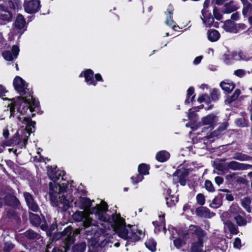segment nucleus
Wrapping results in <instances>:
<instances>
[{
	"label": "nucleus",
	"instance_id": "obj_58",
	"mask_svg": "<svg viewBox=\"0 0 252 252\" xmlns=\"http://www.w3.org/2000/svg\"><path fill=\"white\" fill-rule=\"evenodd\" d=\"M174 9L172 6H169L167 9L166 13L168 15H173L174 14Z\"/></svg>",
	"mask_w": 252,
	"mask_h": 252
},
{
	"label": "nucleus",
	"instance_id": "obj_56",
	"mask_svg": "<svg viewBox=\"0 0 252 252\" xmlns=\"http://www.w3.org/2000/svg\"><path fill=\"white\" fill-rule=\"evenodd\" d=\"M179 182L182 186H185L186 184V179L185 178V176H183V177H180L179 178Z\"/></svg>",
	"mask_w": 252,
	"mask_h": 252
},
{
	"label": "nucleus",
	"instance_id": "obj_22",
	"mask_svg": "<svg viewBox=\"0 0 252 252\" xmlns=\"http://www.w3.org/2000/svg\"><path fill=\"white\" fill-rule=\"evenodd\" d=\"M166 204L168 206L172 207L176 204L178 201L177 196L175 195H169L168 196L165 197Z\"/></svg>",
	"mask_w": 252,
	"mask_h": 252
},
{
	"label": "nucleus",
	"instance_id": "obj_42",
	"mask_svg": "<svg viewBox=\"0 0 252 252\" xmlns=\"http://www.w3.org/2000/svg\"><path fill=\"white\" fill-rule=\"evenodd\" d=\"M165 23L167 25L171 27L173 29L175 30V28L176 27V24L172 19L171 17H167L165 21Z\"/></svg>",
	"mask_w": 252,
	"mask_h": 252
},
{
	"label": "nucleus",
	"instance_id": "obj_16",
	"mask_svg": "<svg viewBox=\"0 0 252 252\" xmlns=\"http://www.w3.org/2000/svg\"><path fill=\"white\" fill-rule=\"evenodd\" d=\"M220 86L222 89L226 93H230L235 88V85L233 83L228 80H225L220 83Z\"/></svg>",
	"mask_w": 252,
	"mask_h": 252
},
{
	"label": "nucleus",
	"instance_id": "obj_31",
	"mask_svg": "<svg viewBox=\"0 0 252 252\" xmlns=\"http://www.w3.org/2000/svg\"><path fill=\"white\" fill-rule=\"evenodd\" d=\"M222 204V201L220 197L218 196L215 197L213 200L210 206L213 208H218Z\"/></svg>",
	"mask_w": 252,
	"mask_h": 252
},
{
	"label": "nucleus",
	"instance_id": "obj_25",
	"mask_svg": "<svg viewBox=\"0 0 252 252\" xmlns=\"http://www.w3.org/2000/svg\"><path fill=\"white\" fill-rule=\"evenodd\" d=\"M210 3V0H206L204 3L203 9L202 10V13L203 16H211V7H209V4Z\"/></svg>",
	"mask_w": 252,
	"mask_h": 252
},
{
	"label": "nucleus",
	"instance_id": "obj_38",
	"mask_svg": "<svg viewBox=\"0 0 252 252\" xmlns=\"http://www.w3.org/2000/svg\"><path fill=\"white\" fill-rule=\"evenodd\" d=\"M205 187L206 189L210 192H213L215 191V189L212 183L209 180L205 181Z\"/></svg>",
	"mask_w": 252,
	"mask_h": 252
},
{
	"label": "nucleus",
	"instance_id": "obj_52",
	"mask_svg": "<svg viewBox=\"0 0 252 252\" xmlns=\"http://www.w3.org/2000/svg\"><path fill=\"white\" fill-rule=\"evenodd\" d=\"M9 126H7L5 128H4L3 130V132H2V135L5 138V139H7L9 137V130H8V127Z\"/></svg>",
	"mask_w": 252,
	"mask_h": 252
},
{
	"label": "nucleus",
	"instance_id": "obj_48",
	"mask_svg": "<svg viewBox=\"0 0 252 252\" xmlns=\"http://www.w3.org/2000/svg\"><path fill=\"white\" fill-rule=\"evenodd\" d=\"M245 73V71L243 69H238L234 71V74L239 77L243 76Z\"/></svg>",
	"mask_w": 252,
	"mask_h": 252
},
{
	"label": "nucleus",
	"instance_id": "obj_33",
	"mask_svg": "<svg viewBox=\"0 0 252 252\" xmlns=\"http://www.w3.org/2000/svg\"><path fill=\"white\" fill-rule=\"evenodd\" d=\"M251 203V199L249 197H245L242 200V206L248 212H251V209L250 205Z\"/></svg>",
	"mask_w": 252,
	"mask_h": 252
},
{
	"label": "nucleus",
	"instance_id": "obj_15",
	"mask_svg": "<svg viewBox=\"0 0 252 252\" xmlns=\"http://www.w3.org/2000/svg\"><path fill=\"white\" fill-rule=\"evenodd\" d=\"M196 214L200 217L208 218H210L215 215V214L210 212L209 209L203 207L197 208L196 210Z\"/></svg>",
	"mask_w": 252,
	"mask_h": 252
},
{
	"label": "nucleus",
	"instance_id": "obj_21",
	"mask_svg": "<svg viewBox=\"0 0 252 252\" xmlns=\"http://www.w3.org/2000/svg\"><path fill=\"white\" fill-rule=\"evenodd\" d=\"M201 19L206 27H210L213 26L216 27V24H214V17H202Z\"/></svg>",
	"mask_w": 252,
	"mask_h": 252
},
{
	"label": "nucleus",
	"instance_id": "obj_35",
	"mask_svg": "<svg viewBox=\"0 0 252 252\" xmlns=\"http://www.w3.org/2000/svg\"><path fill=\"white\" fill-rule=\"evenodd\" d=\"M227 166L229 169L233 170H241L240 163L233 161L226 163Z\"/></svg>",
	"mask_w": 252,
	"mask_h": 252
},
{
	"label": "nucleus",
	"instance_id": "obj_49",
	"mask_svg": "<svg viewBox=\"0 0 252 252\" xmlns=\"http://www.w3.org/2000/svg\"><path fill=\"white\" fill-rule=\"evenodd\" d=\"M241 170H248L252 168V165L240 163Z\"/></svg>",
	"mask_w": 252,
	"mask_h": 252
},
{
	"label": "nucleus",
	"instance_id": "obj_41",
	"mask_svg": "<svg viewBox=\"0 0 252 252\" xmlns=\"http://www.w3.org/2000/svg\"><path fill=\"white\" fill-rule=\"evenodd\" d=\"M19 3V0H8L7 4L10 9H13L15 8V5L18 6Z\"/></svg>",
	"mask_w": 252,
	"mask_h": 252
},
{
	"label": "nucleus",
	"instance_id": "obj_12",
	"mask_svg": "<svg viewBox=\"0 0 252 252\" xmlns=\"http://www.w3.org/2000/svg\"><path fill=\"white\" fill-rule=\"evenodd\" d=\"M24 196L29 209L33 212H37L39 208L34 201L32 195L28 192H25Z\"/></svg>",
	"mask_w": 252,
	"mask_h": 252
},
{
	"label": "nucleus",
	"instance_id": "obj_23",
	"mask_svg": "<svg viewBox=\"0 0 252 252\" xmlns=\"http://www.w3.org/2000/svg\"><path fill=\"white\" fill-rule=\"evenodd\" d=\"M220 38V33L217 30H213L208 32V38L212 41L215 42L217 41Z\"/></svg>",
	"mask_w": 252,
	"mask_h": 252
},
{
	"label": "nucleus",
	"instance_id": "obj_1",
	"mask_svg": "<svg viewBox=\"0 0 252 252\" xmlns=\"http://www.w3.org/2000/svg\"><path fill=\"white\" fill-rule=\"evenodd\" d=\"M15 90L20 95H25V97H18L13 102L9 104L10 107L9 123L11 131L13 127H23L26 126V129L17 131L12 141V144H16L20 148L25 147L27 144L28 135L32 132V127L34 128L35 122L31 121V118L34 116V111L38 107V102L33 98L31 91L27 88L28 85L20 77L16 76L13 81Z\"/></svg>",
	"mask_w": 252,
	"mask_h": 252
},
{
	"label": "nucleus",
	"instance_id": "obj_6",
	"mask_svg": "<svg viewBox=\"0 0 252 252\" xmlns=\"http://www.w3.org/2000/svg\"><path fill=\"white\" fill-rule=\"evenodd\" d=\"M228 0H212L213 3L218 5L225 3L222 8L215 6L213 8L214 16H222L224 14H229L236 9V7L232 2H228Z\"/></svg>",
	"mask_w": 252,
	"mask_h": 252
},
{
	"label": "nucleus",
	"instance_id": "obj_54",
	"mask_svg": "<svg viewBox=\"0 0 252 252\" xmlns=\"http://www.w3.org/2000/svg\"><path fill=\"white\" fill-rule=\"evenodd\" d=\"M26 235L30 238H33L36 237V234L33 231H28L26 232Z\"/></svg>",
	"mask_w": 252,
	"mask_h": 252
},
{
	"label": "nucleus",
	"instance_id": "obj_17",
	"mask_svg": "<svg viewBox=\"0 0 252 252\" xmlns=\"http://www.w3.org/2000/svg\"><path fill=\"white\" fill-rule=\"evenodd\" d=\"M170 157V154L166 151H161L158 152L156 155V159L160 162L166 161Z\"/></svg>",
	"mask_w": 252,
	"mask_h": 252
},
{
	"label": "nucleus",
	"instance_id": "obj_60",
	"mask_svg": "<svg viewBox=\"0 0 252 252\" xmlns=\"http://www.w3.org/2000/svg\"><path fill=\"white\" fill-rule=\"evenodd\" d=\"M95 81H102V78L100 74H96L94 76Z\"/></svg>",
	"mask_w": 252,
	"mask_h": 252
},
{
	"label": "nucleus",
	"instance_id": "obj_18",
	"mask_svg": "<svg viewBox=\"0 0 252 252\" xmlns=\"http://www.w3.org/2000/svg\"><path fill=\"white\" fill-rule=\"evenodd\" d=\"M228 211L234 218L235 216L240 214H243V212L241 210V208L238 206V205L236 203H233L232 204V205L230 207Z\"/></svg>",
	"mask_w": 252,
	"mask_h": 252
},
{
	"label": "nucleus",
	"instance_id": "obj_53",
	"mask_svg": "<svg viewBox=\"0 0 252 252\" xmlns=\"http://www.w3.org/2000/svg\"><path fill=\"white\" fill-rule=\"evenodd\" d=\"M215 183L219 186L223 183V180L222 177L218 176L215 179Z\"/></svg>",
	"mask_w": 252,
	"mask_h": 252
},
{
	"label": "nucleus",
	"instance_id": "obj_2",
	"mask_svg": "<svg viewBox=\"0 0 252 252\" xmlns=\"http://www.w3.org/2000/svg\"><path fill=\"white\" fill-rule=\"evenodd\" d=\"M75 206L79 208L84 211H77L74 213L72 217L74 220L77 222H83V226L87 235H93L97 231L98 226V222L95 219L98 220V218L95 215L94 213L91 214L94 212V209L97 208L99 211L102 210L104 206H106L107 210L108 206L104 202H101L100 204L96 205L94 207L90 209L92 205V201L87 198H79L74 203Z\"/></svg>",
	"mask_w": 252,
	"mask_h": 252
},
{
	"label": "nucleus",
	"instance_id": "obj_4",
	"mask_svg": "<svg viewBox=\"0 0 252 252\" xmlns=\"http://www.w3.org/2000/svg\"><path fill=\"white\" fill-rule=\"evenodd\" d=\"M50 177L54 181L49 184V194L52 205L66 210L73 201L71 195H67V192L70 193V192L68 189L69 184L63 183L60 185L55 182L58 179L56 176L51 175Z\"/></svg>",
	"mask_w": 252,
	"mask_h": 252
},
{
	"label": "nucleus",
	"instance_id": "obj_29",
	"mask_svg": "<svg viewBox=\"0 0 252 252\" xmlns=\"http://www.w3.org/2000/svg\"><path fill=\"white\" fill-rule=\"evenodd\" d=\"M242 214H240L234 217V220H236V223L239 226H244L246 225L247 223V220L244 219L241 215Z\"/></svg>",
	"mask_w": 252,
	"mask_h": 252
},
{
	"label": "nucleus",
	"instance_id": "obj_8",
	"mask_svg": "<svg viewBox=\"0 0 252 252\" xmlns=\"http://www.w3.org/2000/svg\"><path fill=\"white\" fill-rule=\"evenodd\" d=\"M223 27L226 31L233 33H237L246 28L244 24H235L233 20L231 19L226 21L224 23Z\"/></svg>",
	"mask_w": 252,
	"mask_h": 252
},
{
	"label": "nucleus",
	"instance_id": "obj_34",
	"mask_svg": "<svg viewBox=\"0 0 252 252\" xmlns=\"http://www.w3.org/2000/svg\"><path fill=\"white\" fill-rule=\"evenodd\" d=\"M30 219L33 225L36 226L39 224L40 219L37 215L31 213L30 214Z\"/></svg>",
	"mask_w": 252,
	"mask_h": 252
},
{
	"label": "nucleus",
	"instance_id": "obj_64",
	"mask_svg": "<svg viewBox=\"0 0 252 252\" xmlns=\"http://www.w3.org/2000/svg\"><path fill=\"white\" fill-rule=\"evenodd\" d=\"M242 55H243V53H239V56H240V57L241 58V59L242 60H248L249 59V58L242 57Z\"/></svg>",
	"mask_w": 252,
	"mask_h": 252
},
{
	"label": "nucleus",
	"instance_id": "obj_50",
	"mask_svg": "<svg viewBox=\"0 0 252 252\" xmlns=\"http://www.w3.org/2000/svg\"><path fill=\"white\" fill-rule=\"evenodd\" d=\"M233 245H234V247L236 248L239 249L241 247V240L239 238H236L235 239L234 243H233Z\"/></svg>",
	"mask_w": 252,
	"mask_h": 252
},
{
	"label": "nucleus",
	"instance_id": "obj_47",
	"mask_svg": "<svg viewBox=\"0 0 252 252\" xmlns=\"http://www.w3.org/2000/svg\"><path fill=\"white\" fill-rule=\"evenodd\" d=\"M14 248V245L10 243H6L5 244L4 250L5 252H9Z\"/></svg>",
	"mask_w": 252,
	"mask_h": 252
},
{
	"label": "nucleus",
	"instance_id": "obj_40",
	"mask_svg": "<svg viewBox=\"0 0 252 252\" xmlns=\"http://www.w3.org/2000/svg\"><path fill=\"white\" fill-rule=\"evenodd\" d=\"M198 101L200 103L204 101L208 103L210 101V98L208 95L204 94L198 98Z\"/></svg>",
	"mask_w": 252,
	"mask_h": 252
},
{
	"label": "nucleus",
	"instance_id": "obj_28",
	"mask_svg": "<svg viewBox=\"0 0 252 252\" xmlns=\"http://www.w3.org/2000/svg\"><path fill=\"white\" fill-rule=\"evenodd\" d=\"M242 12L244 16L252 14V4L250 2H246L244 5Z\"/></svg>",
	"mask_w": 252,
	"mask_h": 252
},
{
	"label": "nucleus",
	"instance_id": "obj_32",
	"mask_svg": "<svg viewBox=\"0 0 252 252\" xmlns=\"http://www.w3.org/2000/svg\"><path fill=\"white\" fill-rule=\"evenodd\" d=\"M149 167L145 163L140 164L138 166V172L140 174L147 175L149 174Z\"/></svg>",
	"mask_w": 252,
	"mask_h": 252
},
{
	"label": "nucleus",
	"instance_id": "obj_55",
	"mask_svg": "<svg viewBox=\"0 0 252 252\" xmlns=\"http://www.w3.org/2000/svg\"><path fill=\"white\" fill-rule=\"evenodd\" d=\"M202 58H203V57L202 56H199L196 57L193 61V63L194 64H199L201 62Z\"/></svg>",
	"mask_w": 252,
	"mask_h": 252
},
{
	"label": "nucleus",
	"instance_id": "obj_26",
	"mask_svg": "<svg viewBox=\"0 0 252 252\" xmlns=\"http://www.w3.org/2000/svg\"><path fill=\"white\" fill-rule=\"evenodd\" d=\"M4 201L5 203L12 205L16 203L18 200L15 196L11 194H8L4 197Z\"/></svg>",
	"mask_w": 252,
	"mask_h": 252
},
{
	"label": "nucleus",
	"instance_id": "obj_24",
	"mask_svg": "<svg viewBox=\"0 0 252 252\" xmlns=\"http://www.w3.org/2000/svg\"><path fill=\"white\" fill-rule=\"evenodd\" d=\"M157 243L153 238L149 239L146 242L145 245L146 247L152 252H154L156 250Z\"/></svg>",
	"mask_w": 252,
	"mask_h": 252
},
{
	"label": "nucleus",
	"instance_id": "obj_43",
	"mask_svg": "<svg viewBox=\"0 0 252 252\" xmlns=\"http://www.w3.org/2000/svg\"><path fill=\"white\" fill-rule=\"evenodd\" d=\"M3 12H7L9 14H11L10 11L7 7H5L3 5H0V16H7V14L2 13Z\"/></svg>",
	"mask_w": 252,
	"mask_h": 252
},
{
	"label": "nucleus",
	"instance_id": "obj_9",
	"mask_svg": "<svg viewBox=\"0 0 252 252\" xmlns=\"http://www.w3.org/2000/svg\"><path fill=\"white\" fill-rule=\"evenodd\" d=\"M39 4L40 1L39 0H32L28 2H25V10L27 13L33 14L39 10Z\"/></svg>",
	"mask_w": 252,
	"mask_h": 252
},
{
	"label": "nucleus",
	"instance_id": "obj_3",
	"mask_svg": "<svg viewBox=\"0 0 252 252\" xmlns=\"http://www.w3.org/2000/svg\"><path fill=\"white\" fill-rule=\"evenodd\" d=\"M106 212L107 208L104 206L103 209L100 211H99L97 208H94V212L91 214L94 213L99 221L105 223L107 226L105 225L104 227L106 229L112 228L119 237L128 240L130 229L132 226L130 225L126 226L124 220L120 215L113 214L110 217Z\"/></svg>",
	"mask_w": 252,
	"mask_h": 252
},
{
	"label": "nucleus",
	"instance_id": "obj_37",
	"mask_svg": "<svg viewBox=\"0 0 252 252\" xmlns=\"http://www.w3.org/2000/svg\"><path fill=\"white\" fill-rule=\"evenodd\" d=\"M196 201L197 204L199 205L202 206L204 204L205 202V197L202 193H199L197 195L196 197Z\"/></svg>",
	"mask_w": 252,
	"mask_h": 252
},
{
	"label": "nucleus",
	"instance_id": "obj_44",
	"mask_svg": "<svg viewBox=\"0 0 252 252\" xmlns=\"http://www.w3.org/2000/svg\"><path fill=\"white\" fill-rule=\"evenodd\" d=\"M220 94L217 90L214 89L211 93V97L212 99L216 100L219 98Z\"/></svg>",
	"mask_w": 252,
	"mask_h": 252
},
{
	"label": "nucleus",
	"instance_id": "obj_39",
	"mask_svg": "<svg viewBox=\"0 0 252 252\" xmlns=\"http://www.w3.org/2000/svg\"><path fill=\"white\" fill-rule=\"evenodd\" d=\"M143 177L142 174H139L135 176H132L131 178V179L132 180V182L133 184H135L138 183V182L141 181L143 179Z\"/></svg>",
	"mask_w": 252,
	"mask_h": 252
},
{
	"label": "nucleus",
	"instance_id": "obj_27",
	"mask_svg": "<svg viewBox=\"0 0 252 252\" xmlns=\"http://www.w3.org/2000/svg\"><path fill=\"white\" fill-rule=\"evenodd\" d=\"M241 91L239 89H236L233 94L225 100V103L229 104L232 101L235 100L240 94Z\"/></svg>",
	"mask_w": 252,
	"mask_h": 252
},
{
	"label": "nucleus",
	"instance_id": "obj_11",
	"mask_svg": "<svg viewBox=\"0 0 252 252\" xmlns=\"http://www.w3.org/2000/svg\"><path fill=\"white\" fill-rule=\"evenodd\" d=\"M144 236V233L142 230L138 229L135 226H132L130 229L128 240L137 241L142 238Z\"/></svg>",
	"mask_w": 252,
	"mask_h": 252
},
{
	"label": "nucleus",
	"instance_id": "obj_7",
	"mask_svg": "<svg viewBox=\"0 0 252 252\" xmlns=\"http://www.w3.org/2000/svg\"><path fill=\"white\" fill-rule=\"evenodd\" d=\"M80 233V230L75 229L74 231L71 227H67L62 232V239L67 243H72L74 241V236Z\"/></svg>",
	"mask_w": 252,
	"mask_h": 252
},
{
	"label": "nucleus",
	"instance_id": "obj_10",
	"mask_svg": "<svg viewBox=\"0 0 252 252\" xmlns=\"http://www.w3.org/2000/svg\"><path fill=\"white\" fill-rule=\"evenodd\" d=\"M20 49L18 46L13 45L11 51H6L2 53L4 59L8 61H11L16 59L19 53Z\"/></svg>",
	"mask_w": 252,
	"mask_h": 252
},
{
	"label": "nucleus",
	"instance_id": "obj_14",
	"mask_svg": "<svg viewBox=\"0 0 252 252\" xmlns=\"http://www.w3.org/2000/svg\"><path fill=\"white\" fill-rule=\"evenodd\" d=\"M217 117L214 114H210L202 119V122L204 125L212 127L217 122Z\"/></svg>",
	"mask_w": 252,
	"mask_h": 252
},
{
	"label": "nucleus",
	"instance_id": "obj_5",
	"mask_svg": "<svg viewBox=\"0 0 252 252\" xmlns=\"http://www.w3.org/2000/svg\"><path fill=\"white\" fill-rule=\"evenodd\" d=\"M189 233H194L197 241L192 244L191 250L192 252H204V244L208 240L207 233L196 225H191L189 227Z\"/></svg>",
	"mask_w": 252,
	"mask_h": 252
},
{
	"label": "nucleus",
	"instance_id": "obj_61",
	"mask_svg": "<svg viewBox=\"0 0 252 252\" xmlns=\"http://www.w3.org/2000/svg\"><path fill=\"white\" fill-rule=\"evenodd\" d=\"M225 198L228 201H232L234 199L233 196L230 194H227L226 195Z\"/></svg>",
	"mask_w": 252,
	"mask_h": 252
},
{
	"label": "nucleus",
	"instance_id": "obj_20",
	"mask_svg": "<svg viewBox=\"0 0 252 252\" xmlns=\"http://www.w3.org/2000/svg\"><path fill=\"white\" fill-rule=\"evenodd\" d=\"M14 25L15 27L18 29H23L26 25V20L24 17H17Z\"/></svg>",
	"mask_w": 252,
	"mask_h": 252
},
{
	"label": "nucleus",
	"instance_id": "obj_45",
	"mask_svg": "<svg viewBox=\"0 0 252 252\" xmlns=\"http://www.w3.org/2000/svg\"><path fill=\"white\" fill-rule=\"evenodd\" d=\"M10 21V17H0V24L5 25Z\"/></svg>",
	"mask_w": 252,
	"mask_h": 252
},
{
	"label": "nucleus",
	"instance_id": "obj_13",
	"mask_svg": "<svg viewBox=\"0 0 252 252\" xmlns=\"http://www.w3.org/2000/svg\"><path fill=\"white\" fill-rule=\"evenodd\" d=\"M84 74V76L85 79V81L89 85H96V82L94 81V72L91 69H88L82 72L79 75L80 77H82Z\"/></svg>",
	"mask_w": 252,
	"mask_h": 252
},
{
	"label": "nucleus",
	"instance_id": "obj_19",
	"mask_svg": "<svg viewBox=\"0 0 252 252\" xmlns=\"http://www.w3.org/2000/svg\"><path fill=\"white\" fill-rule=\"evenodd\" d=\"M224 228L227 229L232 234H236L238 233L237 227L229 220H226L224 222Z\"/></svg>",
	"mask_w": 252,
	"mask_h": 252
},
{
	"label": "nucleus",
	"instance_id": "obj_63",
	"mask_svg": "<svg viewBox=\"0 0 252 252\" xmlns=\"http://www.w3.org/2000/svg\"><path fill=\"white\" fill-rule=\"evenodd\" d=\"M192 109H190L189 110V115H188V117L189 119H191L193 118V114L192 113Z\"/></svg>",
	"mask_w": 252,
	"mask_h": 252
},
{
	"label": "nucleus",
	"instance_id": "obj_57",
	"mask_svg": "<svg viewBox=\"0 0 252 252\" xmlns=\"http://www.w3.org/2000/svg\"><path fill=\"white\" fill-rule=\"evenodd\" d=\"M159 220H160L161 221L160 222V225L163 227V229L164 231L165 232L166 231V229H165V227L164 226L165 222H164V216H162V217H161V216H159Z\"/></svg>",
	"mask_w": 252,
	"mask_h": 252
},
{
	"label": "nucleus",
	"instance_id": "obj_36",
	"mask_svg": "<svg viewBox=\"0 0 252 252\" xmlns=\"http://www.w3.org/2000/svg\"><path fill=\"white\" fill-rule=\"evenodd\" d=\"M86 244L85 243H81L76 245L74 248V250L78 252H83L86 249Z\"/></svg>",
	"mask_w": 252,
	"mask_h": 252
},
{
	"label": "nucleus",
	"instance_id": "obj_59",
	"mask_svg": "<svg viewBox=\"0 0 252 252\" xmlns=\"http://www.w3.org/2000/svg\"><path fill=\"white\" fill-rule=\"evenodd\" d=\"M6 92L5 88L1 85H0V97L4 94Z\"/></svg>",
	"mask_w": 252,
	"mask_h": 252
},
{
	"label": "nucleus",
	"instance_id": "obj_46",
	"mask_svg": "<svg viewBox=\"0 0 252 252\" xmlns=\"http://www.w3.org/2000/svg\"><path fill=\"white\" fill-rule=\"evenodd\" d=\"M173 242L175 246L177 248L181 247L184 243L180 239H175L173 241Z\"/></svg>",
	"mask_w": 252,
	"mask_h": 252
},
{
	"label": "nucleus",
	"instance_id": "obj_62",
	"mask_svg": "<svg viewBox=\"0 0 252 252\" xmlns=\"http://www.w3.org/2000/svg\"><path fill=\"white\" fill-rule=\"evenodd\" d=\"M169 231H170V233H171V237L173 238H175L176 236H174V232L177 233V230L175 228H172L171 229H169Z\"/></svg>",
	"mask_w": 252,
	"mask_h": 252
},
{
	"label": "nucleus",
	"instance_id": "obj_51",
	"mask_svg": "<svg viewBox=\"0 0 252 252\" xmlns=\"http://www.w3.org/2000/svg\"><path fill=\"white\" fill-rule=\"evenodd\" d=\"M245 157V155L241 154H236L235 155L233 158L238 160H243L246 159Z\"/></svg>",
	"mask_w": 252,
	"mask_h": 252
},
{
	"label": "nucleus",
	"instance_id": "obj_30",
	"mask_svg": "<svg viewBox=\"0 0 252 252\" xmlns=\"http://www.w3.org/2000/svg\"><path fill=\"white\" fill-rule=\"evenodd\" d=\"M193 94L194 88L193 87L189 88L187 91V97L185 100L186 103H189L193 100L195 96V95H193Z\"/></svg>",
	"mask_w": 252,
	"mask_h": 252
}]
</instances>
